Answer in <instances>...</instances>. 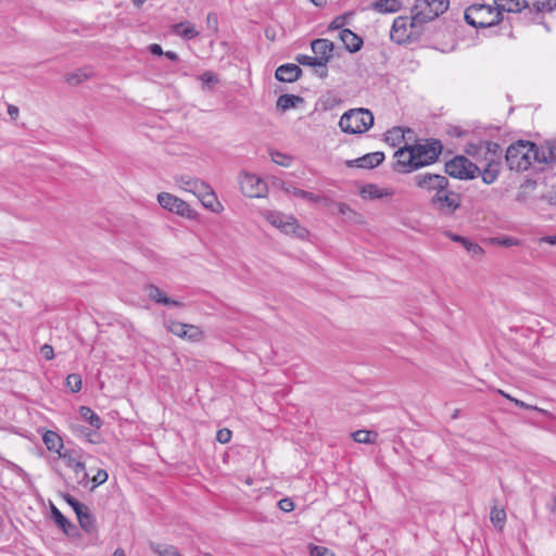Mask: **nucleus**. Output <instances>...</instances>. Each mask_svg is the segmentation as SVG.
<instances>
[{
  "mask_svg": "<svg viewBox=\"0 0 556 556\" xmlns=\"http://www.w3.org/2000/svg\"><path fill=\"white\" fill-rule=\"evenodd\" d=\"M503 14L497 5L475 3L465 10V21L476 28H486L500 24Z\"/></svg>",
  "mask_w": 556,
  "mask_h": 556,
  "instance_id": "nucleus-1",
  "label": "nucleus"
},
{
  "mask_svg": "<svg viewBox=\"0 0 556 556\" xmlns=\"http://www.w3.org/2000/svg\"><path fill=\"white\" fill-rule=\"evenodd\" d=\"M448 0H417L413 9L410 26L419 27L424 23L433 21L448 9Z\"/></svg>",
  "mask_w": 556,
  "mask_h": 556,
  "instance_id": "nucleus-2",
  "label": "nucleus"
},
{
  "mask_svg": "<svg viewBox=\"0 0 556 556\" xmlns=\"http://www.w3.org/2000/svg\"><path fill=\"white\" fill-rule=\"evenodd\" d=\"M374 125V115L367 109H352L345 112L339 126L346 134H363Z\"/></svg>",
  "mask_w": 556,
  "mask_h": 556,
  "instance_id": "nucleus-3",
  "label": "nucleus"
},
{
  "mask_svg": "<svg viewBox=\"0 0 556 556\" xmlns=\"http://www.w3.org/2000/svg\"><path fill=\"white\" fill-rule=\"evenodd\" d=\"M532 142L519 140L506 150V163L511 170L523 172L530 167Z\"/></svg>",
  "mask_w": 556,
  "mask_h": 556,
  "instance_id": "nucleus-4",
  "label": "nucleus"
},
{
  "mask_svg": "<svg viewBox=\"0 0 556 556\" xmlns=\"http://www.w3.org/2000/svg\"><path fill=\"white\" fill-rule=\"evenodd\" d=\"M409 147L418 168L437 162L443 148L438 139H427L424 142H417Z\"/></svg>",
  "mask_w": 556,
  "mask_h": 556,
  "instance_id": "nucleus-5",
  "label": "nucleus"
},
{
  "mask_svg": "<svg viewBox=\"0 0 556 556\" xmlns=\"http://www.w3.org/2000/svg\"><path fill=\"white\" fill-rule=\"evenodd\" d=\"M412 182L415 188L431 197L440 191H444L445 187L450 186V180L445 175L434 174L430 172H422L412 177Z\"/></svg>",
  "mask_w": 556,
  "mask_h": 556,
  "instance_id": "nucleus-6",
  "label": "nucleus"
},
{
  "mask_svg": "<svg viewBox=\"0 0 556 556\" xmlns=\"http://www.w3.org/2000/svg\"><path fill=\"white\" fill-rule=\"evenodd\" d=\"M86 453L81 448H65L60 458L70 467L80 485L87 486L89 483V475L86 470Z\"/></svg>",
  "mask_w": 556,
  "mask_h": 556,
  "instance_id": "nucleus-7",
  "label": "nucleus"
},
{
  "mask_svg": "<svg viewBox=\"0 0 556 556\" xmlns=\"http://www.w3.org/2000/svg\"><path fill=\"white\" fill-rule=\"evenodd\" d=\"M445 173L460 180L473 179L480 173V167L464 155H457L444 165Z\"/></svg>",
  "mask_w": 556,
  "mask_h": 556,
  "instance_id": "nucleus-8",
  "label": "nucleus"
},
{
  "mask_svg": "<svg viewBox=\"0 0 556 556\" xmlns=\"http://www.w3.org/2000/svg\"><path fill=\"white\" fill-rule=\"evenodd\" d=\"M264 216L270 225L280 229L286 235L292 233L299 238H304L307 233V230L301 227L291 215H286L278 211H267L264 213Z\"/></svg>",
  "mask_w": 556,
  "mask_h": 556,
  "instance_id": "nucleus-9",
  "label": "nucleus"
},
{
  "mask_svg": "<svg viewBox=\"0 0 556 556\" xmlns=\"http://www.w3.org/2000/svg\"><path fill=\"white\" fill-rule=\"evenodd\" d=\"M430 204L445 216H452L462 204V197L458 192L445 187L444 191L438 192L430 198Z\"/></svg>",
  "mask_w": 556,
  "mask_h": 556,
  "instance_id": "nucleus-10",
  "label": "nucleus"
},
{
  "mask_svg": "<svg viewBox=\"0 0 556 556\" xmlns=\"http://www.w3.org/2000/svg\"><path fill=\"white\" fill-rule=\"evenodd\" d=\"M466 153L477 162L494 161L500 162L502 155L501 146L493 141H479L478 143H470L466 148Z\"/></svg>",
  "mask_w": 556,
  "mask_h": 556,
  "instance_id": "nucleus-11",
  "label": "nucleus"
},
{
  "mask_svg": "<svg viewBox=\"0 0 556 556\" xmlns=\"http://www.w3.org/2000/svg\"><path fill=\"white\" fill-rule=\"evenodd\" d=\"M157 202L164 210H167L170 213H175L181 217L194 219L197 216V213L191 208V206L186 201L179 199L178 197L172 193H159Z\"/></svg>",
  "mask_w": 556,
  "mask_h": 556,
  "instance_id": "nucleus-12",
  "label": "nucleus"
},
{
  "mask_svg": "<svg viewBox=\"0 0 556 556\" xmlns=\"http://www.w3.org/2000/svg\"><path fill=\"white\" fill-rule=\"evenodd\" d=\"M241 192L249 198H263L267 193L266 182L254 174L243 173L239 178Z\"/></svg>",
  "mask_w": 556,
  "mask_h": 556,
  "instance_id": "nucleus-13",
  "label": "nucleus"
},
{
  "mask_svg": "<svg viewBox=\"0 0 556 556\" xmlns=\"http://www.w3.org/2000/svg\"><path fill=\"white\" fill-rule=\"evenodd\" d=\"M395 162L393 169L397 173L407 174L418 169L417 163L414 159L409 144L397 149L393 155Z\"/></svg>",
  "mask_w": 556,
  "mask_h": 556,
  "instance_id": "nucleus-14",
  "label": "nucleus"
},
{
  "mask_svg": "<svg viewBox=\"0 0 556 556\" xmlns=\"http://www.w3.org/2000/svg\"><path fill=\"white\" fill-rule=\"evenodd\" d=\"M410 26V18L407 16H397L394 18L390 38L392 41L402 45L408 42L413 37V29Z\"/></svg>",
  "mask_w": 556,
  "mask_h": 556,
  "instance_id": "nucleus-15",
  "label": "nucleus"
},
{
  "mask_svg": "<svg viewBox=\"0 0 556 556\" xmlns=\"http://www.w3.org/2000/svg\"><path fill=\"white\" fill-rule=\"evenodd\" d=\"M311 48L315 56L323 63V65H327V63L332 59L334 45L329 39H315L311 42Z\"/></svg>",
  "mask_w": 556,
  "mask_h": 556,
  "instance_id": "nucleus-16",
  "label": "nucleus"
},
{
  "mask_svg": "<svg viewBox=\"0 0 556 556\" xmlns=\"http://www.w3.org/2000/svg\"><path fill=\"white\" fill-rule=\"evenodd\" d=\"M556 161V142L552 143L547 151L540 150L539 147L532 142V149L530 151V166L536 162L539 164H547Z\"/></svg>",
  "mask_w": 556,
  "mask_h": 556,
  "instance_id": "nucleus-17",
  "label": "nucleus"
},
{
  "mask_svg": "<svg viewBox=\"0 0 556 556\" xmlns=\"http://www.w3.org/2000/svg\"><path fill=\"white\" fill-rule=\"evenodd\" d=\"M302 70L299 65L293 63L282 64L277 67L275 77L279 81L293 83L300 78Z\"/></svg>",
  "mask_w": 556,
  "mask_h": 556,
  "instance_id": "nucleus-18",
  "label": "nucleus"
},
{
  "mask_svg": "<svg viewBox=\"0 0 556 556\" xmlns=\"http://www.w3.org/2000/svg\"><path fill=\"white\" fill-rule=\"evenodd\" d=\"M144 291L148 298L155 303L176 307L184 306L181 302L169 299L159 287L154 285H147Z\"/></svg>",
  "mask_w": 556,
  "mask_h": 556,
  "instance_id": "nucleus-19",
  "label": "nucleus"
},
{
  "mask_svg": "<svg viewBox=\"0 0 556 556\" xmlns=\"http://www.w3.org/2000/svg\"><path fill=\"white\" fill-rule=\"evenodd\" d=\"M446 237L454 242L460 243L472 257H481L484 254V250L477 242H473L466 237L450 231L446 232Z\"/></svg>",
  "mask_w": 556,
  "mask_h": 556,
  "instance_id": "nucleus-20",
  "label": "nucleus"
},
{
  "mask_svg": "<svg viewBox=\"0 0 556 556\" xmlns=\"http://www.w3.org/2000/svg\"><path fill=\"white\" fill-rule=\"evenodd\" d=\"M384 160V153L383 152H371L367 153L351 163L354 164L356 167L359 168H366L371 169L380 165Z\"/></svg>",
  "mask_w": 556,
  "mask_h": 556,
  "instance_id": "nucleus-21",
  "label": "nucleus"
},
{
  "mask_svg": "<svg viewBox=\"0 0 556 556\" xmlns=\"http://www.w3.org/2000/svg\"><path fill=\"white\" fill-rule=\"evenodd\" d=\"M339 36L349 52L355 53L361 50L363 46V39L351 29H341Z\"/></svg>",
  "mask_w": 556,
  "mask_h": 556,
  "instance_id": "nucleus-22",
  "label": "nucleus"
},
{
  "mask_svg": "<svg viewBox=\"0 0 556 556\" xmlns=\"http://www.w3.org/2000/svg\"><path fill=\"white\" fill-rule=\"evenodd\" d=\"M393 194V190L387 188H379L375 184H367L361 189V195L364 199L376 200L392 197Z\"/></svg>",
  "mask_w": 556,
  "mask_h": 556,
  "instance_id": "nucleus-23",
  "label": "nucleus"
},
{
  "mask_svg": "<svg viewBox=\"0 0 556 556\" xmlns=\"http://www.w3.org/2000/svg\"><path fill=\"white\" fill-rule=\"evenodd\" d=\"M501 172V162L488 161L485 166L481 169L478 175L481 176L482 181L486 185H492L498 178Z\"/></svg>",
  "mask_w": 556,
  "mask_h": 556,
  "instance_id": "nucleus-24",
  "label": "nucleus"
},
{
  "mask_svg": "<svg viewBox=\"0 0 556 556\" xmlns=\"http://www.w3.org/2000/svg\"><path fill=\"white\" fill-rule=\"evenodd\" d=\"M529 14H533V20L541 14L551 13L556 10V0H534L532 7L527 8Z\"/></svg>",
  "mask_w": 556,
  "mask_h": 556,
  "instance_id": "nucleus-25",
  "label": "nucleus"
},
{
  "mask_svg": "<svg viewBox=\"0 0 556 556\" xmlns=\"http://www.w3.org/2000/svg\"><path fill=\"white\" fill-rule=\"evenodd\" d=\"M42 441H43L46 447L50 452H55L59 455L63 453V452H61V450L64 446L63 445V440H62V438L56 432H54L52 430H47L42 434Z\"/></svg>",
  "mask_w": 556,
  "mask_h": 556,
  "instance_id": "nucleus-26",
  "label": "nucleus"
},
{
  "mask_svg": "<svg viewBox=\"0 0 556 556\" xmlns=\"http://www.w3.org/2000/svg\"><path fill=\"white\" fill-rule=\"evenodd\" d=\"M402 8L400 0H376L371 3V9L378 13H395Z\"/></svg>",
  "mask_w": 556,
  "mask_h": 556,
  "instance_id": "nucleus-27",
  "label": "nucleus"
},
{
  "mask_svg": "<svg viewBox=\"0 0 556 556\" xmlns=\"http://www.w3.org/2000/svg\"><path fill=\"white\" fill-rule=\"evenodd\" d=\"M80 527L88 533H93L97 530L96 519L86 505L79 513L76 514Z\"/></svg>",
  "mask_w": 556,
  "mask_h": 556,
  "instance_id": "nucleus-28",
  "label": "nucleus"
},
{
  "mask_svg": "<svg viewBox=\"0 0 556 556\" xmlns=\"http://www.w3.org/2000/svg\"><path fill=\"white\" fill-rule=\"evenodd\" d=\"M494 4L501 9V13L503 11L506 12H521L528 8L527 0H494Z\"/></svg>",
  "mask_w": 556,
  "mask_h": 556,
  "instance_id": "nucleus-29",
  "label": "nucleus"
},
{
  "mask_svg": "<svg viewBox=\"0 0 556 556\" xmlns=\"http://www.w3.org/2000/svg\"><path fill=\"white\" fill-rule=\"evenodd\" d=\"M303 99L299 96L294 94H281L277 99V109L281 110L282 112L294 108L298 103L302 102Z\"/></svg>",
  "mask_w": 556,
  "mask_h": 556,
  "instance_id": "nucleus-30",
  "label": "nucleus"
},
{
  "mask_svg": "<svg viewBox=\"0 0 556 556\" xmlns=\"http://www.w3.org/2000/svg\"><path fill=\"white\" fill-rule=\"evenodd\" d=\"M151 551L157 556H181L177 547L173 545L150 543Z\"/></svg>",
  "mask_w": 556,
  "mask_h": 556,
  "instance_id": "nucleus-31",
  "label": "nucleus"
},
{
  "mask_svg": "<svg viewBox=\"0 0 556 556\" xmlns=\"http://www.w3.org/2000/svg\"><path fill=\"white\" fill-rule=\"evenodd\" d=\"M204 207L211 210L212 212H219L222 210V204L218 202L217 197L214 190H210V192L203 198L199 199Z\"/></svg>",
  "mask_w": 556,
  "mask_h": 556,
  "instance_id": "nucleus-32",
  "label": "nucleus"
},
{
  "mask_svg": "<svg viewBox=\"0 0 556 556\" xmlns=\"http://www.w3.org/2000/svg\"><path fill=\"white\" fill-rule=\"evenodd\" d=\"M80 416L96 429L102 427V420L91 408L83 406L80 407Z\"/></svg>",
  "mask_w": 556,
  "mask_h": 556,
  "instance_id": "nucleus-33",
  "label": "nucleus"
},
{
  "mask_svg": "<svg viewBox=\"0 0 556 556\" xmlns=\"http://www.w3.org/2000/svg\"><path fill=\"white\" fill-rule=\"evenodd\" d=\"M186 334H184L182 339H186L190 342H200L204 339V332L201 330L200 327L195 325L187 324L186 327Z\"/></svg>",
  "mask_w": 556,
  "mask_h": 556,
  "instance_id": "nucleus-34",
  "label": "nucleus"
},
{
  "mask_svg": "<svg viewBox=\"0 0 556 556\" xmlns=\"http://www.w3.org/2000/svg\"><path fill=\"white\" fill-rule=\"evenodd\" d=\"M199 178H193L191 176H188V175H180V176H177L175 177V182L177 184V186L187 191V192H193L194 190V187H195V182L198 181Z\"/></svg>",
  "mask_w": 556,
  "mask_h": 556,
  "instance_id": "nucleus-35",
  "label": "nucleus"
},
{
  "mask_svg": "<svg viewBox=\"0 0 556 556\" xmlns=\"http://www.w3.org/2000/svg\"><path fill=\"white\" fill-rule=\"evenodd\" d=\"M52 518L54 522L65 532L68 533V529L74 528V526L66 519V517L55 507L52 506L51 509Z\"/></svg>",
  "mask_w": 556,
  "mask_h": 556,
  "instance_id": "nucleus-36",
  "label": "nucleus"
},
{
  "mask_svg": "<svg viewBox=\"0 0 556 556\" xmlns=\"http://www.w3.org/2000/svg\"><path fill=\"white\" fill-rule=\"evenodd\" d=\"M489 242L493 245H501L506 248L520 245L519 239L509 236L492 237L489 239Z\"/></svg>",
  "mask_w": 556,
  "mask_h": 556,
  "instance_id": "nucleus-37",
  "label": "nucleus"
},
{
  "mask_svg": "<svg viewBox=\"0 0 556 556\" xmlns=\"http://www.w3.org/2000/svg\"><path fill=\"white\" fill-rule=\"evenodd\" d=\"M352 438L357 443H372L377 438V433L368 430H357L352 433Z\"/></svg>",
  "mask_w": 556,
  "mask_h": 556,
  "instance_id": "nucleus-38",
  "label": "nucleus"
},
{
  "mask_svg": "<svg viewBox=\"0 0 556 556\" xmlns=\"http://www.w3.org/2000/svg\"><path fill=\"white\" fill-rule=\"evenodd\" d=\"M338 214L344 217L346 220L355 222L358 214L350 207L346 203H336Z\"/></svg>",
  "mask_w": 556,
  "mask_h": 556,
  "instance_id": "nucleus-39",
  "label": "nucleus"
},
{
  "mask_svg": "<svg viewBox=\"0 0 556 556\" xmlns=\"http://www.w3.org/2000/svg\"><path fill=\"white\" fill-rule=\"evenodd\" d=\"M186 327L187 324L180 321L169 320L166 323L167 330L181 339L184 338V334H186Z\"/></svg>",
  "mask_w": 556,
  "mask_h": 556,
  "instance_id": "nucleus-40",
  "label": "nucleus"
},
{
  "mask_svg": "<svg viewBox=\"0 0 556 556\" xmlns=\"http://www.w3.org/2000/svg\"><path fill=\"white\" fill-rule=\"evenodd\" d=\"M404 139V131L401 127H394L387 132L386 141L391 142L392 146L400 143Z\"/></svg>",
  "mask_w": 556,
  "mask_h": 556,
  "instance_id": "nucleus-41",
  "label": "nucleus"
},
{
  "mask_svg": "<svg viewBox=\"0 0 556 556\" xmlns=\"http://www.w3.org/2000/svg\"><path fill=\"white\" fill-rule=\"evenodd\" d=\"M295 60L299 64L304 65V66H311L314 68H316V66H323V63L320 61H318V59L316 56H309L306 54H298L295 56Z\"/></svg>",
  "mask_w": 556,
  "mask_h": 556,
  "instance_id": "nucleus-42",
  "label": "nucleus"
},
{
  "mask_svg": "<svg viewBox=\"0 0 556 556\" xmlns=\"http://www.w3.org/2000/svg\"><path fill=\"white\" fill-rule=\"evenodd\" d=\"M66 386L73 392L76 393L81 389V378L77 374H71L66 377Z\"/></svg>",
  "mask_w": 556,
  "mask_h": 556,
  "instance_id": "nucleus-43",
  "label": "nucleus"
},
{
  "mask_svg": "<svg viewBox=\"0 0 556 556\" xmlns=\"http://www.w3.org/2000/svg\"><path fill=\"white\" fill-rule=\"evenodd\" d=\"M491 521L495 525V526H500L502 528V526L504 525L505 520H506V513L504 509H500L497 507H493L491 509Z\"/></svg>",
  "mask_w": 556,
  "mask_h": 556,
  "instance_id": "nucleus-44",
  "label": "nucleus"
},
{
  "mask_svg": "<svg viewBox=\"0 0 556 556\" xmlns=\"http://www.w3.org/2000/svg\"><path fill=\"white\" fill-rule=\"evenodd\" d=\"M271 161L280 166L288 167L291 164V157L278 151L270 152Z\"/></svg>",
  "mask_w": 556,
  "mask_h": 556,
  "instance_id": "nucleus-45",
  "label": "nucleus"
},
{
  "mask_svg": "<svg viewBox=\"0 0 556 556\" xmlns=\"http://www.w3.org/2000/svg\"><path fill=\"white\" fill-rule=\"evenodd\" d=\"M288 191L292 193L294 197L302 198L308 202H318L319 200L318 195L299 188H293L292 190Z\"/></svg>",
  "mask_w": 556,
  "mask_h": 556,
  "instance_id": "nucleus-46",
  "label": "nucleus"
},
{
  "mask_svg": "<svg viewBox=\"0 0 556 556\" xmlns=\"http://www.w3.org/2000/svg\"><path fill=\"white\" fill-rule=\"evenodd\" d=\"M212 189L213 188L208 184H206L205 181H203L201 179H198L192 194H194L198 199H200V198H203L204 195H206L210 192V190H212Z\"/></svg>",
  "mask_w": 556,
  "mask_h": 556,
  "instance_id": "nucleus-47",
  "label": "nucleus"
},
{
  "mask_svg": "<svg viewBox=\"0 0 556 556\" xmlns=\"http://www.w3.org/2000/svg\"><path fill=\"white\" fill-rule=\"evenodd\" d=\"M177 28H182L180 31V35L186 39H192L199 35L198 30L194 28V26L190 25L189 23H180Z\"/></svg>",
  "mask_w": 556,
  "mask_h": 556,
  "instance_id": "nucleus-48",
  "label": "nucleus"
},
{
  "mask_svg": "<svg viewBox=\"0 0 556 556\" xmlns=\"http://www.w3.org/2000/svg\"><path fill=\"white\" fill-rule=\"evenodd\" d=\"M108 478H109V475H108L106 470L99 469L92 478L91 489H94V488L105 483L108 481Z\"/></svg>",
  "mask_w": 556,
  "mask_h": 556,
  "instance_id": "nucleus-49",
  "label": "nucleus"
},
{
  "mask_svg": "<svg viewBox=\"0 0 556 556\" xmlns=\"http://www.w3.org/2000/svg\"><path fill=\"white\" fill-rule=\"evenodd\" d=\"M63 500L73 508L75 514L79 513L86 506L67 493L63 495Z\"/></svg>",
  "mask_w": 556,
  "mask_h": 556,
  "instance_id": "nucleus-50",
  "label": "nucleus"
},
{
  "mask_svg": "<svg viewBox=\"0 0 556 556\" xmlns=\"http://www.w3.org/2000/svg\"><path fill=\"white\" fill-rule=\"evenodd\" d=\"M88 78V74L86 72L79 71L75 73L67 74L66 81L70 84H79Z\"/></svg>",
  "mask_w": 556,
  "mask_h": 556,
  "instance_id": "nucleus-51",
  "label": "nucleus"
},
{
  "mask_svg": "<svg viewBox=\"0 0 556 556\" xmlns=\"http://www.w3.org/2000/svg\"><path fill=\"white\" fill-rule=\"evenodd\" d=\"M200 80L205 85L214 86L218 83V77L213 72L206 71L200 76Z\"/></svg>",
  "mask_w": 556,
  "mask_h": 556,
  "instance_id": "nucleus-52",
  "label": "nucleus"
},
{
  "mask_svg": "<svg viewBox=\"0 0 556 556\" xmlns=\"http://www.w3.org/2000/svg\"><path fill=\"white\" fill-rule=\"evenodd\" d=\"M231 439V431L227 428H224V429H220L217 431L216 433V440L219 442V443H228Z\"/></svg>",
  "mask_w": 556,
  "mask_h": 556,
  "instance_id": "nucleus-53",
  "label": "nucleus"
},
{
  "mask_svg": "<svg viewBox=\"0 0 556 556\" xmlns=\"http://www.w3.org/2000/svg\"><path fill=\"white\" fill-rule=\"evenodd\" d=\"M311 556H333L325 546L315 545L311 547Z\"/></svg>",
  "mask_w": 556,
  "mask_h": 556,
  "instance_id": "nucleus-54",
  "label": "nucleus"
},
{
  "mask_svg": "<svg viewBox=\"0 0 556 556\" xmlns=\"http://www.w3.org/2000/svg\"><path fill=\"white\" fill-rule=\"evenodd\" d=\"M278 506L282 511L289 513L294 509V503L290 498H282L278 502Z\"/></svg>",
  "mask_w": 556,
  "mask_h": 556,
  "instance_id": "nucleus-55",
  "label": "nucleus"
},
{
  "mask_svg": "<svg viewBox=\"0 0 556 556\" xmlns=\"http://www.w3.org/2000/svg\"><path fill=\"white\" fill-rule=\"evenodd\" d=\"M447 134L454 138H462L465 135H467V131L458 126H450L447 129Z\"/></svg>",
  "mask_w": 556,
  "mask_h": 556,
  "instance_id": "nucleus-56",
  "label": "nucleus"
},
{
  "mask_svg": "<svg viewBox=\"0 0 556 556\" xmlns=\"http://www.w3.org/2000/svg\"><path fill=\"white\" fill-rule=\"evenodd\" d=\"M346 18L343 15L337 16L329 25V29H340L345 25Z\"/></svg>",
  "mask_w": 556,
  "mask_h": 556,
  "instance_id": "nucleus-57",
  "label": "nucleus"
},
{
  "mask_svg": "<svg viewBox=\"0 0 556 556\" xmlns=\"http://www.w3.org/2000/svg\"><path fill=\"white\" fill-rule=\"evenodd\" d=\"M41 354L47 359L50 361L54 357L53 348L49 344H45L41 346Z\"/></svg>",
  "mask_w": 556,
  "mask_h": 556,
  "instance_id": "nucleus-58",
  "label": "nucleus"
},
{
  "mask_svg": "<svg viewBox=\"0 0 556 556\" xmlns=\"http://www.w3.org/2000/svg\"><path fill=\"white\" fill-rule=\"evenodd\" d=\"M514 404L519 406V407H521V408H525V409H535V410H540L542 413H545V410L540 409V408H538L535 406L529 405V404H527L523 401H520L518 399L514 400Z\"/></svg>",
  "mask_w": 556,
  "mask_h": 556,
  "instance_id": "nucleus-59",
  "label": "nucleus"
},
{
  "mask_svg": "<svg viewBox=\"0 0 556 556\" xmlns=\"http://www.w3.org/2000/svg\"><path fill=\"white\" fill-rule=\"evenodd\" d=\"M8 114L13 118V119H17L18 115H20V110L16 105L14 104H9L8 105Z\"/></svg>",
  "mask_w": 556,
  "mask_h": 556,
  "instance_id": "nucleus-60",
  "label": "nucleus"
},
{
  "mask_svg": "<svg viewBox=\"0 0 556 556\" xmlns=\"http://www.w3.org/2000/svg\"><path fill=\"white\" fill-rule=\"evenodd\" d=\"M149 51L154 55H164V51H163L162 47L157 43L150 45Z\"/></svg>",
  "mask_w": 556,
  "mask_h": 556,
  "instance_id": "nucleus-61",
  "label": "nucleus"
},
{
  "mask_svg": "<svg viewBox=\"0 0 556 556\" xmlns=\"http://www.w3.org/2000/svg\"><path fill=\"white\" fill-rule=\"evenodd\" d=\"M315 73L318 74L320 78H326L328 76L327 65L316 66Z\"/></svg>",
  "mask_w": 556,
  "mask_h": 556,
  "instance_id": "nucleus-62",
  "label": "nucleus"
},
{
  "mask_svg": "<svg viewBox=\"0 0 556 556\" xmlns=\"http://www.w3.org/2000/svg\"><path fill=\"white\" fill-rule=\"evenodd\" d=\"M164 55L173 62L179 61L178 54L174 51H166L164 52Z\"/></svg>",
  "mask_w": 556,
  "mask_h": 556,
  "instance_id": "nucleus-63",
  "label": "nucleus"
},
{
  "mask_svg": "<svg viewBox=\"0 0 556 556\" xmlns=\"http://www.w3.org/2000/svg\"><path fill=\"white\" fill-rule=\"evenodd\" d=\"M547 508L549 509V511L556 514V495L552 496L551 503L547 505Z\"/></svg>",
  "mask_w": 556,
  "mask_h": 556,
  "instance_id": "nucleus-64",
  "label": "nucleus"
}]
</instances>
